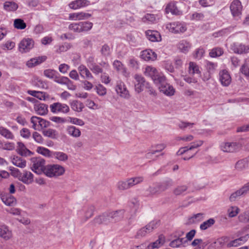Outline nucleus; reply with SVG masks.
<instances>
[{
  "mask_svg": "<svg viewBox=\"0 0 249 249\" xmlns=\"http://www.w3.org/2000/svg\"><path fill=\"white\" fill-rule=\"evenodd\" d=\"M91 15L84 12L75 13L69 15V19L71 20H83L88 19L90 17Z\"/></svg>",
  "mask_w": 249,
  "mask_h": 249,
  "instance_id": "a878e982",
  "label": "nucleus"
},
{
  "mask_svg": "<svg viewBox=\"0 0 249 249\" xmlns=\"http://www.w3.org/2000/svg\"><path fill=\"white\" fill-rule=\"evenodd\" d=\"M44 174L50 178L57 177L65 172L64 168L58 164H49L46 166Z\"/></svg>",
  "mask_w": 249,
  "mask_h": 249,
  "instance_id": "f03ea898",
  "label": "nucleus"
},
{
  "mask_svg": "<svg viewBox=\"0 0 249 249\" xmlns=\"http://www.w3.org/2000/svg\"><path fill=\"white\" fill-rule=\"evenodd\" d=\"M71 108L77 112H81L82 111L84 106L83 104L76 100L73 101L71 103Z\"/></svg>",
  "mask_w": 249,
  "mask_h": 249,
  "instance_id": "de8ad7c7",
  "label": "nucleus"
},
{
  "mask_svg": "<svg viewBox=\"0 0 249 249\" xmlns=\"http://www.w3.org/2000/svg\"><path fill=\"white\" fill-rule=\"evenodd\" d=\"M165 242V237L162 234L159 236L158 239L155 242L150 243L147 246L148 249H154L155 248H159Z\"/></svg>",
  "mask_w": 249,
  "mask_h": 249,
  "instance_id": "c756f323",
  "label": "nucleus"
},
{
  "mask_svg": "<svg viewBox=\"0 0 249 249\" xmlns=\"http://www.w3.org/2000/svg\"><path fill=\"white\" fill-rule=\"evenodd\" d=\"M0 134L7 139L13 140L14 139V135L12 132L3 126H0Z\"/></svg>",
  "mask_w": 249,
  "mask_h": 249,
  "instance_id": "4c0bfd02",
  "label": "nucleus"
},
{
  "mask_svg": "<svg viewBox=\"0 0 249 249\" xmlns=\"http://www.w3.org/2000/svg\"><path fill=\"white\" fill-rule=\"evenodd\" d=\"M42 134L44 136L52 139H56L58 137V132L56 130L52 128L43 130Z\"/></svg>",
  "mask_w": 249,
  "mask_h": 249,
  "instance_id": "473e14b6",
  "label": "nucleus"
},
{
  "mask_svg": "<svg viewBox=\"0 0 249 249\" xmlns=\"http://www.w3.org/2000/svg\"><path fill=\"white\" fill-rule=\"evenodd\" d=\"M78 71L79 72L80 76L84 78L87 79H92L93 76L89 70L84 65H80L78 67Z\"/></svg>",
  "mask_w": 249,
  "mask_h": 249,
  "instance_id": "4be33fe9",
  "label": "nucleus"
},
{
  "mask_svg": "<svg viewBox=\"0 0 249 249\" xmlns=\"http://www.w3.org/2000/svg\"><path fill=\"white\" fill-rule=\"evenodd\" d=\"M166 13H171L173 15H179L181 12L178 9L176 4L174 2L169 3L166 6Z\"/></svg>",
  "mask_w": 249,
  "mask_h": 249,
  "instance_id": "f704fd0d",
  "label": "nucleus"
},
{
  "mask_svg": "<svg viewBox=\"0 0 249 249\" xmlns=\"http://www.w3.org/2000/svg\"><path fill=\"white\" fill-rule=\"evenodd\" d=\"M159 89L160 91L169 96L173 95L175 92V89L173 87L166 82L161 86H160Z\"/></svg>",
  "mask_w": 249,
  "mask_h": 249,
  "instance_id": "6ab92c4d",
  "label": "nucleus"
},
{
  "mask_svg": "<svg viewBox=\"0 0 249 249\" xmlns=\"http://www.w3.org/2000/svg\"><path fill=\"white\" fill-rule=\"evenodd\" d=\"M203 141H201V140H198V141H196L195 142H193L191 143V145L189 147L186 146L184 147L181 148L178 151L177 154L178 155H182L183 154L185 153L188 150H191L194 148H196L200 146L203 144Z\"/></svg>",
  "mask_w": 249,
  "mask_h": 249,
  "instance_id": "412c9836",
  "label": "nucleus"
},
{
  "mask_svg": "<svg viewBox=\"0 0 249 249\" xmlns=\"http://www.w3.org/2000/svg\"><path fill=\"white\" fill-rule=\"evenodd\" d=\"M18 8V5L14 1H7L4 3V9L7 11H15Z\"/></svg>",
  "mask_w": 249,
  "mask_h": 249,
  "instance_id": "a19ab883",
  "label": "nucleus"
},
{
  "mask_svg": "<svg viewBox=\"0 0 249 249\" xmlns=\"http://www.w3.org/2000/svg\"><path fill=\"white\" fill-rule=\"evenodd\" d=\"M166 28L173 33H183L186 30V28L180 22H174L166 25Z\"/></svg>",
  "mask_w": 249,
  "mask_h": 249,
  "instance_id": "1a4fd4ad",
  "label": "nucleus"
},
{
  "mask_svg": "<svg viewBox=\"0 0 249 249\" xmlns=\"http://www.w3.org/2000/svg\"><path fill=\"white\" fill-rule=\"evenodd\" d=\"M14 26L17 29L23 30L26 27V24L23 19L17 18L14 20Z\"/></svg>",
  "mask_w": 249,
  "mask_h": 249,
  "instance_id": "8fccbe9b",
  "label": "nucleus"
},
{
  "mask_svg": "<svg viewBox=\"0 0 249 249\" xmlns=\"http://www.w3.org/2000/svg\"><path fill=\"white\" fill-rule=\"evenodd\" d=\"M231 49L235 53L243 54L249 52V47L242 43H233L231 46Z\"/></svg>",
  "mask_w": 249,
  "mask_h": 249,
  "instance_id": "4468645a",
  "label": "nucleus"
},
{
  "mask_svg": "<svg viewBox=\"0 0 249 249\" xmlns=\"http://www.w3.org/2000/svg\"><path fill=\"white\" fill-rule=\"evenodd\" d=\"M31 169L35 173L38 175L44 173L46 167L45 160L40 158H34L32 160Z\"/></svg>",
  "mask_w": 249,
  "mask_h": 249,
  "instance_id": "20e7f679",
  "label": "nucleus"
},
{
  "mask_svg": "<svg viewBox=\"0 0 249 249\" xmlns=\"http://www.w3.org/2000/svg\"><path fill=\"white\" fill-rule=\"evenodd\" d=\"M52 157L62 161H66L68 159V156L62 152H53Z\"/></svg>",
  "mask_w": 249,
  "mask_h": 249,
  "instance_id": "58836bf2",
  "label": "nucleus"
},
{
  "mask_svg": "<svg viewBox=\"0 0 249 249\" xmlns=\"http://www.w3.org/2000/svg\"><path fill=\"white\" fill-rule=\"evenodd\" d=\"M100 52L104 58L109 56L111 53L110 48L107 44H105L101 47Z\"/></svg>",
  "mask_w": 249,
  "mask_h": 249,
  "instance_id": "79ce46f5",
  "label": "nucleus"
},
{
  "mask_svg": "<svg viewBox=\"0 0 249 249\" xmlns=\"http://www.w3.org/2000/svg\"><path fill=\"white\" fill-rule=\"evenodd\" d=\"M79 23L81 32L89 31L93 26L92 23L89 21L80 22Z\"/></svg>",
  "mask_w": 249,
  "mask_h": 249,
  "instance_id": "c03bdc74",
  "label": "nucleus"
},
{
  "mask_svg": "<svg viewBox=\"0 0 249 249\" xmlns=\"http://www.w3.org/2000/svg\"><path fill=\"white\" fill-rule=\"evenodd\" d=\"M215 222V220L214 218H211L209 219L208 220L203 222L200 225V229L201 230H206L207 229L211 227L214 224Z\"/></svg>",
  "mask_w": 249,
  "mask_h": 249,
  "instance_id": "37998d69",
  "label": "nucleus"
},
{
  "mask_svg": "<svg viewBox=\"0 0 249 249\" xmlns=\"http://www.w3.org/2000/svg\"><path fill=\"white\" fill-rule=\"evenodd\" d=\"M13 236L12 231L4 224L0 225V237L5 240H8Z\"/></svg>",
  "mask_w": 249,
  "mask_h": 249,
  "instance_id": "f3484780",
  "label": "nucleus"
},
{
  "mask_svg": "<svg viewBox=\"0 0 249 249\" xmlns=\"http://www.w3.org/2000/svg\"><path fill=\"white\" fill-rule=\"evenodd\" d=\"M115 90L118 95L122 98L128 99L130 97L129 91L124 83L121 81H117Z\"/></svg>",
  "mask_w": 249,
  "mask_h": 249,
  "instance_id": "9b49d317",
  "label": "nucleus"
},
{
  "mask_svg": "<svg viewBox=\"0 0 249 249\" xmlns=\"http://www.w3.org/2000/svg\"><path fill=\"white\" fill-rule=\"evenodd\" d=\"M242 5L239 0H233L230 5V10L234 18H239L242 11Z\"/></svg>",
  "mask_w": 249,
  "mask_h": 249,
  "instance_id": "6e6552de",
  "label": "nucleus"
},
{
  "mask_svg": "<svg viewBox=\"0 0 249 249\" xmlns=\"http://www.w3.org/2000/svg\"><path fill=\"white\" fill-rule=\"evenodd\" d=\"M0 197L2 201L7 206H13L16 203V198L11 195L1 194Z\"/></svg>",
  "mask_w": 249,
  "mask_h": 249,
  "instance_id": "bb28decb",
  "label": "nucleus"
},
{
  "mask_svg": "<svg viewBox=\"0 0 249 249\" xmlns=\"http://www.w3.org/2000/svg\"><path fill=\"white\" fill-rule=\"evenodd\" d=\"M160 225V220H153L149 222L145 227L140 229L136 234V237L139 238V237H143L145 236L147 234L151 232L153 230Z\"/></svg>",
  "mask_w": 249,
  "mask_h": 249,
  "instance_id": "7ed1b4c3",
  "label": "nucleus"
},
{
  "mask_svg": "<svg viewBox=\"0 0 249 249\" xmlns=\"http://www.w3.org/2000/svg\"><path fill=\"white\" fill-rule=\"evenodd\" d=\"M135 81L134 82L135 89L136 92L140 93L142 92L144 87L148 85L144 78L140 75L136 74L134 76Z\"/></svg>",
  "mask_w": 249,
  "mask_h": 249,
  "instance_id": "9d476101",
  "label": "nucleus"
},
{
  "mask_svg": "<svg viewBox=\"0 0 249 249\" xmlns=\"http://www.w3.org/2000/svg\"><path fill=\"white\" fill-rule=\"evenodd\" d=\"M36 152L41 154L45 157H52V153L53 152H51L49 149L43 147L39 146L36 149Z\"/></svg>",
  "mask_w": 249,
  "mask_h": 249,
  "instance_id": "3c124183",
  "label": "nucleus"
},
{
  "mask_svg": "<svg viewBox=\"0 0 249 249\" xmlns=\"http://www.w3.org/2000/svg\"><path fill=\"white\" fill-rule=\"evenodd\" d=\"M95 89L99 96H104L107 94V89L102 85L99 84L96 86Z\"/></svg>",
  "mask_w": 249,
  "mask_h": 249,
  "instance_id": "bf43d9fd",
  "label": "nucleus"
},
{
  "mask_svg": "<svg viewBox=\"0 0 249 249\" xmlns=\"http://www.w3.org/2000/svg\"><path fill=\"white\" fill-rule=\"evenodd\" d=\"M248 166L247 160H241L238 161L235 165V168L238 171H241L246 168Z\"/></svg>",
  "mask_w": 249,
  "mask_h": 249,
  "instance_id": "864d4df0",
  "label": "nucleus"
},
{
  "mask_svg": "<svg viewBox=\"0 0 249 249\" xmlns=\"http://www.w3.org/2000/svg\"><path fill=\"white\" fill-rule=\"evenodd\" d=\"M57 73L58 72L52 69L45 70L43 72L44 75L46 77L50 79H53V80L54 79Z\"/></svg>",
  "mask_w": 249,
  "mask_h": 249,
  "instance_id": "6e6d98bb",
  "label": "nucleus"
},
{
  "mask_svg": "<svg viewBox=\"0 0 249 249\" xmlns=\"http://www.w3.org/2000/svg\"><path fill=\"white\" fill-rule=\"evenodd\" d=\"M71 47L70 43H65L59 46L56 50L57 53H61L62 52H65L70 49Z\"/></svg>",
  "mask_w": 249,
  "mask_h": 249,
  "instance_id": "4d7b16f0",
  "label": "nucleus"
},
{
  "mask_svg": "<svg viewBox=\"0 0 249 249\" xmlns=\"http://www.w3.org/2000/svg\"><path fill=\"white\" fill-rule=\"evenodd\" d=\"M143 181V178L141 176L129 178L125 180L119 181L117 185V188L121 191L127 190Z\"/></svg>",
  "mask_w": 249,
  "mask_h": 249,
  "instance_id": "f257e3e1",
  "label": "nucleus"
},
{
  "mask_svg": "<svg viewBox=\"0 0 249 249\" xmlns=\"http://www.w3.org/2000/svg\"><path fill=\"white\" fill-rule=\"evenodd\" d=\"M240 71L246 77H249V66L245 63L240 68Z\"/></svg>",
  "mask_w": 249,
  "mask_h": 249,
  "instance_id": "0e129e2a",
  "label": "nucleus"
},
{
  "mask_svg": "<svg viewBox=\"0 0 249 249\" xmlns=\"http://www.w3.org/2000/svg\"><path fill=\"white\" fill-rule=\"evenodd\" d=\"M178 48L182 52L186 53L191 48V44L186 40H182L179 42Z\"/></svg>",
  "mask_w": 249,
  "mask_h": 249,
  "instance_id": "ea45409f",
  "label": "nucleus"
},
{
  "mask_svg": "<svg viewBox=\"0 0 249 249\" xmlns=\"http://www.w3.org/2000/svg\"><path fill=\"white\" fill-rule=\"evenodd\" d=\"M152 80L155 84L158 85L159 87L160 86H161V85H163L165 82H166L165 77L163 75V74L159 73V72L155 76V77H154Z\"/></svg>",
  "mask_w": 249,
  "mask_h": 249,
  "instance_id": "e433bc0d",
  "label": "nucleus"
},
{
  "mask_svg": "<svg viewBox=\"0 0 249 249\" xmlns=\"http://www.w3.org/2000/svg\"><path fill=\"white\" fill-rule=\"evenodd\" d=\"M0 148L3 150H12L15 148V144L13 142H7L4 143L1 142Z\"/></svg>",
  "mask_w": 249,
  "mask_h": 249,
  "instance_id": "e2e57ef3",
  "label": "nucleus"
},
{
  "mask_svg": "<svg viewBox=\"0 0 249 249\" xmlns=\"http://www.w3.org/2000/svg\"><path fill=\"white\" fill-rule=\"evenodd\" d=\"M27 93L29 95L38 98L40 100H45L46 98H49L48 95L46 93L42 91L29 90L27 91Z\"/></svg>",
  "mask_w": 249,
  "mask_h": 249,
  "instance_id": "7c9ffc66",
  "label": "nucleus"
},
{
  "mask_svg": "<svg viewBox=\"0 0 249 249\" xmlns=\"http://www.w3.org/2000/svg\"><path fill=\"white\" fill-rule=\"evenodd\" d=\"M34 140L38 143H42L44 140L42 136L37 132H34L32 135Z\"/></svg>",
  "mask_w": 249,
  "mask_h": 249,
  "instance_id": "774afa93",
  "label": "nucleus"
},
{
  "mask_svg": "<svg viewBox=\"0 0 249 249\" xmlns=\"http://www.w3.org/2000/svg\"><path fill=\"white\" fill-rule=\"evenodd\" d=\"M89 68L91 71L96 75L103 72V69L100 66L95 64H92V66H89Z\"/></svg>",
  "mask_w": 249,
  "mask_h": 249,
  "instance_id": "13d9d810",
  "label": "nucleus"
},
{
  "mask_svg": "<svg viewBox=\"0 0 249 249\" xmlns=\"http://www.w3.org/2000/svg\"><path fill=\"white\" fill-rule=\"evenodd\" d=\"M239 208L237 207H231L228 210L229 216L230 217L235 216L239 213Z\"/></svg>",
  "mask_w": 249,
  "mask_h": 249,
  "instance_id": "338daca9",
  "label": "nucleus"
},
{
  "mask_svg": "<svg viewBox=\"0 0 249 249\" xmlns=\"http://www.w3.org/2000/svg\"><path fill=\"white\" fill-rule=\"evenodd\" d=\"M11 170L17 173V177L18 179L25 184H29L34 180L33 174L30 172L24 170L23 173H21L18 169L14 167H13V169H11Z\"/></svg>",
  "mask_w": 249,
  "mask_h": 249,
  "instance_id": "39448f33",
  "label": "nucleus"
},
{
  "mask_svg": "<svg viewBox=\"0 0 249 249\" xmlns=\"http://www.w3.org/2000/svg\"><path fill=\"white\" fill-rule=\"evenodd\" d=\"M47 59L46 56H38L37 57L31 59L27 62V65L28 67H33L43 62H44Z\"/></svg>",
  "mask_w": 249,
  "mask_h": 249,
  "instance_id": "cd10ccee",
  "label": "nucleus"
},
{
  "mask_svg": "<svg viewBox=\"0 0 249 249\" xmlns=\"http://www.w3.org/2000/svg\"><path fill=\"white\" fill-rule=\"evenodd\" d=\"M66 132L69 135L74 138H78L81 135L80 129L73 125L68 126Z\"/></svg>",
  "mask_w": 249,
  "mask_h": 249,
  "instance_id": "c85d7f7f",
  "label": "nucleus"
},
{
  "mask_svg": "<svg viewBox=\"0 0 249 249\" xmlns=\"http://www.w3.org/2000/svg\"><path fill=\"white\" fill-rule=\"evenodd\" d=\"M95 211V207L90 205L86 207L84 210L83 215L81 218V223H85L93 215Z\"/></svg>",
  "mask_w": 249,
  "mask_h": 249,
  "instance_id": "2eb2a0df",
  "label": "nucleus"
},
{
  "mask_svg": "<svg viewBox=\"0 0 249 249\" xmlns=\"http://www.w3.org/2000/svg\"><path fill=\"white\" fill-rule=\"evenodd\" d=\"M141 57L145 61H155L157 59V55L150 49H147L142 52Z\"/></svg>",
  "mask_w": 249,
  "mask_h": 249,
  "instance_id": "a211bd4d",
  "label": "nucleus"
},
{
  "mask_svg": "<svg viewBox=\"0 0 249 249\" xmlns=\"http://www.w3.org/2000/svg\"><path fill=\"white\" fill-rule=\"evenodd\" d=\"M34 45V42L33 39L31 38H24L23 39L18 45V49L21 53H26L29 52L32 49Z\"/></svg>",
  "mask_w": 249,
  "mask_h": 249,
  "instance_id": "0eeeda50",
  "label": "nucleus"
},
{
  "mask_svg": "<svg viewBox=\"0 0 249 249\" xmlns=\"http://www.w3.org/2000/svg\"><path fill=\"white\" fill-rule=\"evenodd\" d=\"M200 71L198 66L195 63L190 62L189 66V73L190 74H200Z\"/></svg>",
  "mask_w": 249,
  "mask_h": 249,
  "instance_id": "a18cd8bd",
  "label": "nucleus"
},
{
  "mask_svg": "<svg viewBox=\"0 0 249 249\" xmlns=\"http://www.w3.org/2000/svg\"><path fill=\"white\" fill-rule=\"evenodd\" d=\"M54 81L58 84L61 85H65L66 82L68 81V78L65 76H61L59 74V73H57L54 79Z\"/></svg>",
  "mask_w": 249,
  "mask_h": 249,
  "instance_id": "680f3d73",
  "label": "nucleus"
},
{
  "mask_svg": "<svg viewBox=\"0 0 249 249\" xmlns=\"http://www.w3.org/2000/svg\"><path fill=\"white\" fill-rule=\"evenodd\" d=\"M69 121L72 124L80 126H83L84 125V122L80 119L73 117H69Z\"/></svg>",
  "mask_w": 249,
  "mask_h": 249,
  "instance_id": "69168bd1",
  "label": "nucleus"
},
{
  "mask_svg": "<svg viewBox=\"0 0 249 249\" xmlns=\"http://www.w3.org/2000/svg\"><path fill=\"white\" fill-rule=\"evenodd\" d=\"M160 192H161L159 184L152 185L149 186V187L146 190L145 196L147 197H152L155 195L160 194Z\"/></svg>",
  "mask_w": 249,
  "mask_h": 249,
  "instance_id": "5701e85b",
  "label": "nucleus"
},
{
  "mask_svg": "<svg viewBox=\"0 0 249 249\" xmlns=\"http://www.w3.org/2000/svg\"><path fill=\"white\" fill-rule=\"evenodd\" d=\"M90 1L88 0H76L71 2L69 6L71 9H77L89 5Z\"/></svg>",
  "mask_w": 249,
  "mask_h": 249,
  "instance_id": "b1692460",
  "label": "nucleus"
},
{
  "mask_svg": "<svg viewBox=\"0 0 249 249\" xmlns=\"http://www.w3.org/2000/svg\"><path fill=\"white\" fill-rule=\"evenodd\" d=\"M241 144L236 142H224L220 145L221 149L224 152L233 153L238 151Z\"/></svg>",
  "mask_w": 249,
  "mask_h": 249,
  "instance_id": "423d86ee",
  "label": "nucleus"
},
{
  "mask_svg": "<svg viewBox=\"0 0 249 249\" xmlns=\"http://www.w3.org/2000/svg\"><path fill=\"white\" fill-rule=\"evenodd\" d=\"M203 213H198L197 214H194L189 219V222L191 223H196L202 221L203 219Z\"/></svg>",
  "mask_w": 249,
  "mask_h": 249,
  "instance_id": "603ef678",
  "label": "nucleus"
},
{
  "mask_svg": "<svg viewBox=\"0 0 249 249\" xmlns=\"http://www.w3.org/2000/svg\"><path fill=\"white\" fill-rule=\"evenodd\" d=\"M174 182L171 178H167L159 184L161 192H163L172 187Z\"/></svg>",
  "mask_w": 249,
  "mask_h": 249,
  "instance_id": "c9c22d12",
  "label": "nucleus"
},
{
  "mask_svg": "<svg viewBox=\"0 0 249 249\" xmlns=\"http://www.w3.org/2000/svg\"><path fill=\"white\" fill-rule=\"evenodd\" d=\"M110 220H114L115 222L121 220L124 218V210H119L115 211L108 212Z\"/></svg>",
  "mask_w": 249,
  "mask_h": 249,
  "instance_id": "aec40b11",
  "label": "nucleus"
},
{
  "mask_svg": "<svg viewBox=\"0 0 249 249\" xmlns=\"http://www.w3.org/2000/svg\"><path fill=\"white\" fill-rule=\"evenodd\" d=\"M147 38L151 41H159L161 40V36L159 33L156 31L148 30L145 32Z\"/></svg>",
  "mask_w": 249,
  "mask_h": 249,
  "instance_id": "393cba45",
  "label": "nucleus"
},
{
  "mask_svg": "<svg viewBox=\"0 0 249 249\" xmlns=\"http://www.w3.org/2000/svg\"><path fill=\"white\" fill-rule=\"evenodd\" d=\"M158 71L156 68L151 66H147L146 67L144 73L146 76L150 77L152 79L158 73Z\"/></svg>",
  "mask_w": 249,
  "mask_h": 249,
  "instance_id": "09e8293b",
  "label": "nucleus"
},
{
  "mask_svg": "<svg viewBox=\"0 0 249 249\" xmlns=\"http://www.w3.org/2000/svg\"><path fill=\"white\" fill-rule=\"evenodd\" d=\"M110 222L108 212H105L100 215L96 216L92 221L94 225L105 224L107 225Z\"/></svg>",
  "mask_w": 249,
  "mask_h": 249,
  "instance_id": "f8f14e48",
  "label": "nucleus"
},
{
  "mask_svg": "<svg viewBox=\"0 0 249 249\" xmlns=\"http://www.w3.org/2000/svg\"><path fill=\"white\" fill-rule=\"evenodd\" d=\"M113 66L118 71H125V69L122 63L119 60H115L113 63Z\"/></svg>",
  "mask_w": 249,
  "mask_h": 249,
  "instance_id": "052dcab7",
  "label": "nucleus"
},
{
  "mask_svg": "<svg viewBox=\"0 0 249 249\" xmlns=\"http://www.w3.org/2000/svg\"><path fill=\"white\" fill-rule=\"evenodd\" d=\"M219 80L221 84L225 87L228 86L231 83V78L230 74L226 70H222L219 72Z\"/></svg>",
  "mask_w": 249,
  "mask_h": 249,
  "instance_id": "dca6fc26",
  "label": "nucleus"
},
{
  "mask_svg": "<svg viewBox=\"0 0 249 249\" xmlns=\"http://www.w3.org/2000/svg\"><path fill=\"white\" fill-rule=\"evenodd\" d=\"M188 189V186L185 185L178 186L173 191L174 195L180 196L183 195Z\"/></svg>",
  "mask_w": 249,
  "mask_h": 249,
  "instance_id": "49530a36",
  "label": "nucleus"
},
{
  "mask_svg": "<svg viewBox=\"0 0 249 249\" xmlns=\"http://www.w3.org/2000/svg\"><path fill=\"white\" fill-rule=\"evenodd\" d=\"M11 161L14 165L19 168H23L26 165V160L18 156H14Z\"/></svg>",
  "mask_w": 249,
  "mask_h": 249,
  "instance_id": "72a5a7b5",
  "label": "nucleus"
},
{
  "mask_svg": "<svg viewBox=\"0 0 249 249\" xmlns=\"http://www.w3.org/2000/svg\"><path fill=\"white\" fill-rule=\"evenodd\" d=\"M51 111L53 113L62 112L67 113L69 111V107L66 104L58 102L54 103L50 105Z\"/></svg>",
  "mask_w": 249,
  "mask_h": 249,
  "instance_id": "ddd939ff",
  "label": "nucleus"
},
{
  "mask_svg": "<svg viewBox=\"0 0 249 249\" xmlns=\"http://www.w3.org/2000/svg\"><path fill=\"white\" fill-rule=\"evenodd\" d=\"M223 53V51L220 48H215L213 49L209 53V55L212 57H216L221 56Z\"/></svg>",
  "mask_w": 249,
  "mask_h": 249,
  "instance_id": "5fc2aeb1",
  "label": "nucleus"
},
{
  "mask_svg": "<svg viewBox=\"0 0 249 249\" xmlns=\"http://www.w3.org/2000/svg\"><path fill=\"white\" fill-rule=\"evenodd\" d=\"M34 108L37 113L40 115H45L48 111V106L44 104H36Z\"/></svg>",
  "mask_w": 249,
  "mask_h": 249,
  "instance_id": "2f4dec72",
  "label": "nucleus"
}]
</instances>
